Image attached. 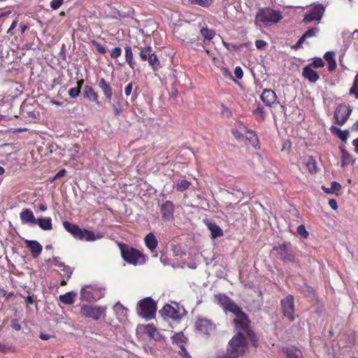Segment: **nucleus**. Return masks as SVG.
<instances>
[{
	"mask_svg": "<svg viewBox=\"0 0 358 358\" xmlns=\"http://www.w3.org/2000/svg\"><path fill=\"white\" fill-rule=\"evenodd\" d=\"M246 348L245 338L242 333L238 332L229 341L226 353L217 358H238L244 354Z\"/></svg>",
	"mask_w": 358,
	"mask_h": 358,
	"instance_id": "1",
	"label": "nucleus"
},
{
	"mask_svg": "<svg viewBox=\"0 0 358 358\" xmlns=\"http://www.w3.org/2000/svg\"><path fill=\"white\" fill-rule=\"evenodd\" d=\"M63 226L75 238L80 241L91 242L103 237V234L101 232L94 233L91 230L81 229L78 225L72 224L68 221H64Z\"/></svg>",
	"mask_w": 358,
	"mask_h": 358,
	"instance_id": "2",
	"label": "nucleus"
},
{
	"mask_svg": "<svg viewBox=\"0 0 358 358\" xmlns=\"http://www.w3.org/2000/svg\"><path fill=\"white\" fill-rule=\"evenodd\" d=\"M282 19V13L271 8H259L255 15V20L265 26L275 24Z\"/></svg>",
	"mask_w": 358,
	"mask_h": 358,
	"instance_id": "3",
	"label": "nucleus"
},
{
	"mask_svg": "<svg viewBox=\"0 0 358 358\" xmlns=\"http://www.w3.org/2000/svg\"><path fill=\"white\" fill-rule=\"evenodd\" d=\"M119 246L122 257L127 262L134 265L145 263V255L139 250L124 243L120 244Z\"/></svg>",
	"mask_w": 358,
	"mask_h": 358,
	"instance_id": "4",
	"label": "nucleus"
},
{
	"mask_svg": "<svg viewBox=\"0 0 358 358\" xmlns=\"http://www.w3.org/2000/svg\"><path fill=\"white\" fill-rule=\"evenodd\" d=\"M157 303L151 297H146L138 301L136 308L138 315L146 320L155 317Z\"/></svg>",
	"mask_w": 358,
	"mask_h": 358,
	"instance_id": "5",
	"label": "nucleus"
},
{
	"mask_svg": "<svg viewBox=\"0 0 358 358\" xmlns=\"http://www.w3.org/2000/svg\"><path fill=\"white\" fill-rule=\"evenodd\" d=\"M278 255L279 259L284 262H296L295 252L296 248L292 246L290 242H284L273 247Z\"/></svg>",
	"mask_w": 358,
	"mask_h": 358,
	"instance_id": "6",
	"label": "nucleus"
},
{
	"mask_svg": "<svg viewBox=\"0 0 358 358\" xmlns=\"http://www.w3.org/2000/svg\"><path fill=\"white\" fill-rule=\"evenodd\" d=\"M105 289L96 285H85L80 290V299L91 302L97 301L103 297Z\"/></svg>",
	"mask_w": 358,
	"mask_h": 358,
	"instance_id": "7",
	"label": "nucleus"
},
{
	"mask_svg": "<svg viewBox=\"0 0 358 358\" xmlns=\"http://www.w3.org/2000/svg\"><path fill=\"white\" fill-rule=\"evenodd\" d=\"M138 49L139 50L138 55L141 59L148 61L153 71H157L161 67L160 62L150 46L141 47Z\"/></svg>",
	"mask_w": 358,
	"mask_h": 358,
	"instance_id": "8",
	"label": "nucleus"
},
{
	"mask_svg": "<svg viewBox=\"0 0 358 358\" xmlns=\"http://www.w3.org/2000/svg\"><path fill=\"white\" fill-rule=\"evenodd\" d=\"M106 306H95L92 305H83L80 308V314L85 317L99 320L101 316L106 317Z\"/></svg>",
	"mask_w": 358,
	"mask_h": 358,
	"instance_id": "9",
	"label": "nucleus"
},
{
	"mask_svg": "<svg viewBox=\"0 0 358 358\" xmlns=\"http://www.w3.org/2000/svg\"><path fill=\"white\" fill-rule=\"evenodd\" d=\"M233 314L236 317L234 320V323L238 330L246 332L248 330L250 329V320L240 307L238 310H236Z\"/></svg>",
	"mask_w": 358,
	"mask_h": 358,
	"instance_id": "10",
	"label": "nucleus"
},
{
	"mask_svg": "<svg viewBox=\"0 0 358 358\" xmlns=\"http://www.w3.org/2000/svg\"><path fill=\"white\" fill-rule=\"evenodd\" d=\"M215 301L225 311L233 313L239 306L224 294L215 295Z\"/></svg>",
	"mask_w": 358,
	"mask_h": 358,
	"instance_id": "11",
	"label": "nucleus"
},
{
	"mask_svg": "<svg viewBox=\"0 0 358 358\" xmlns=\"http://www.w3.org/2000/svg\"><path fill=\"white\" fill-rule=\"evenodd\" d=\"M325 8L322 4L315 5L303 17V21L305 23H309L313 21H320L324 13Z\"/></svg>",
	"mask_w": 358,
	"mask_h": 358,
	"instance_id": "12",
	"label": "nucleus"
},
{
	"mask_svg": "<svg viewBox=\"0 0 358 358\" xmlns=\"http://www.w3.org/2000/svg\"><path fill=\"white\" fill-rule=\"evenodd\" d=\"M352 113L350 106L343 104L339 105L334 111V118L336 123L338 125H343L349 118Z\"/></svg>",
	"mask_w": 358,
	"mask_h": 358,
	"instance_id": "13",
	"label": "nucleus"
},
{
	"mask_svg": "<svg viewBox=\"0 0 358 358\" xmlns=\"http://www.w3.org/2000/svg\"><path fill=\"white\" fill-rule=\"evenodd\" d=\"M280 303L284 316L287 317L290 321H294V305L293 296L288 295L287 297L282 299Z\"/></svg>",
	"mask_w": 358,
	"mask_h": 358,
	"instance_id": "14",
	"label": "nucleus"
},
{
	"mask_svg": "<svg viewBox=\"0 0 358 358\" xmlns=\"http://www.w3.org/2000/svg\"><path fill=\"white\" fill-rule=\"evenodd\" d=\"M195 327L199 331L206 335H210L215 329L213 322L205 318H199L195 323Z\"/></svg>",
	"mask_w": 358,
	"mask_h": 358,
	"instance_id": "15",
	"label": "nucleus"
},
{
	"mask_svg": "<svg viewBox=\"0 0 358 358\" xmlns=\"http://www.w3.org/2000/svg\"><path fill=\"white\" fill-rule=\"evenodd\" d=\"M176 307H173L169 304H166L159 313L164 317H167L173 320H179L181 318V313L178 305L176 304Z\"/></svg>",
	"mask_w": 358,
	"mask_h": 358,
	"instance_id": "16",
	"label": "nucleus"
},
{
	"mask_svg": "<svg viewBox=\"0 0 358 358\" xmlns=\"http://www.w3.org/2000/svg\"><path fill=\"white\" fill-rule=\"evenodd\" d=\"M174 205L171 201H166L160 206L162 217L164 221H171L173 220Z\"/></svg>",
	"mask_w": 358,
	"mask_h": 358,
	"instance_id": "17",
	"label": "nucleus"
},
{
	"mask_svg": "<svg viewBox=\"0 0 358 358\" xmlns=\"http://www.w3.org/2000/svg\"><path fill=\"white\" fill-rule=\"evenodd\" d=\"M260 99L266 106L271 107L276 103L277 96L273 90L265 89L263 90Z\"/></svg>",
	"mask_w": 358,
	"mask_h": 358,
	"instance_id": "18",
	"label": "nucleus"
},
{
	"mask_svg": "<svg viewBox=\"0 0 358 358\" xmlns=\"http://www.w3.org/2000/svg\"><path fill=\"white\" fill-rule=\"evenodd\" d=\"M98 86L103 93L107 101L110 102L113 96V90L110 84L104 78H101L98 81Z\"/></svg>",
	"mask_w": 358,
	"mask_h": 358,
	"instance_id": "19",
	"label": "nucleus"
},
{
	"mask_svg": "<svg viewBox=\"0 0 358 358\" xmlns=\"http://www.w3.org/2000/svg\"><path fill=\"white\" fill-rule=\"evenodd\" d=\"M302 75L311 83H315L320 79L318 73L308 65L303 69Z\"/></svg>",
	"mask_w": 358,
	"mask_h": 358,
	"instance_id": "20",
	"label": "nucleus"
},
{
	"mask_svg": "<svg viewBox=\"0 0 358 358\" xmlns=\"http://www.w3.org/2000/svg\"><path fill=\"white\" fill-rule=\"evenodd\" d=\"M22 224H36L37 219L35 218L33 212L29 209H23L20 214Z\"/></svg>",
	"mask_w": 358,
	"mask_h": 358,
	"instance_id": "21",
	"label": "nucleus"
},
{
	"mask_svg": "<svg viewBox=\"0 0 358 358\" xmlns=\"http://www.w3.org/2000/svg\"><path fill=\"white\" fill-rule=\"evenodd\" d=\"M27 247L30 250L33 257L39 256L43 250L42 245L36 241H25Z\"/></svg>",
	"mask_w": 358,
	"mask_h": 358,
	"instance_id": "22",
	"label": "nucleus"
},
{
	"mask_svg": "<svg viewBox=\"0 0 358 358\" xmlns=\"http://www.w3.org/2000/svg\"><path fill=\"white\" fill-rule=\"evenodd\" d=\"M206 225L210 231L212 238L215 239L223 236L222 229L215 223L208 222H206Z\"/></svg>",
	"mask_w": 358,
	"mask_h": 358,
	"instance_id": "23",
	"label": "nucleus"
},
{
	"mask_svg": "<svg viewBox=\"0 0 358 358\" xmlns=\"http://www.w3.org/2000/svg\"><path fill=\"white\" fill-rule=\"evenodd\" d=\"M144 242L147 248L154 252L158 245V241L153 233L148 234L144 238Z\"/></svg>",
	"mask_w": 358,
	"mask_h": 358,
	"instance_id": "24",
	"label": "nucleus"
},
{
	"mask_svg": "<svg viewBox=\"0 0 358 358\" xmlns=\"http://www.w3.org/2000/svg\"><path fill=\"white\" fill-rule=\"evenodd\" d=\"M83 95L85 98L93 101L96 104L99 103L98 94L91 86L85 85L84 87Z\"/></svg>",
	"mask_w": 358,
	"mask_h": 358,
	"instance_id": "25",
	"label": "nucleus"
},
{
	"mask_svg": "<svg viewBox=\"0 0 358 358\" xmlns=\"http://www.w3.org/2000/svg\"><path fill=\"white\" fill-rule=\"evenodd\" d=\"M330 131L333 134L336 135L343 142H346L349 137V131L348 130L342 131L335 126H331Z\"/></svg>",
	"mask_w": 358,
	"mask_h": 358,
	"instance_id": "26",
	"label": "nucleus"
},
{
	"mask_svg": "<svg viewBox=\"0 0 358 358\" xmlns=\"http://www.w3.org/2000/svg\"><path fill=\"white\" fill-rule=\"evenodd\" d=\"M36 224L43 230L48 231L52 229V220L50 217L38 218L36 220Z\"/></svg>",
	"mask_w": 358,
	"mask_h": 358,
	"instance_id": "27",
	"label": "nucleus"
},
{
	"mask_svg": "<svg viewBox=\"0 0 358 358\" xmlns=\"http://www.w3.org/2000/svg\"><path fill=\"white\" fill-rule=\"evenodd\" d=\"M76 296V293L75 292L71 291L65 294L60 295L59 296V300L64 304L66 305H72L75 301V298Z\"/></svg>",
	"mask_w": 358,
	"mask_h": 358,
	"instance_id": "28",
	"label": "nucleus"
},
{
	"mask_svg": "<svg viewBox=\"0 0 358 358\" xmlns=\"http://www.w3.org/2000/svg\"><path fill=\"white\" fill-rule=\"evenodd\" d=\"M48 261L53 262L55 265L59 267H64L63 271L64 272V275L66 276V280H69L71 278L73 271L71 268L65 266L64 263L61 262L59 257H53L52 259H50Z\"/></svg>",
	"mask_w": 358,
	"mask_h": 358,
	"instance_id": "29",
	"label": "nucleus"
},
{
	"mask_svg": "<svg viewBox=\"0 0 358 358\" xmlns=\"http://www.w3.org/2000/svg\"><path fill=\"white\" fill-rule=\"evenodd\" d=\"M324 58L328 63V69L329 71H333L336 68V62L334 59V52H327L324 55Z\"/></svg>",
	"mask_w": 358,
	"mask_h": 358,
	"instance_id": "30",
	"label": "nucleus"
},
{
	"mask_svg": "<svg viewBox=\"0 0 358 358\" xmlns=\"http://www.w3.org/2000/svg\"><path fill=\"white\" fill-rule=\"evenodd\" d=\"M125 61L132 69H135L136 62L133 59V52L130 46L124 48Z\"/></svg>",
	"mask_w": 358,
	"mask_h": 358,
	"instance_id": "31",
	"label": "nucleus"
},
{
	"mask_svg": "<svg viewBox=\"0 0 358 358\" xmlns=\"http://www.w3.org/2000/svg\"><path fill=\"white\" fill-rule=\"evenodd\" d=\"M172 340L173 343H176L180 347V348H181L182 347H185L184 344L185 343L187 338L182 332H179L175 334L172 336Z\"/></svg>",
	"mask_w": 358,
	"mask_h": 358,
	"instance_id": "32",
	"label": "nucleus"
},
{
	"mask_svg": "<svg viewBox=\"0 0 358 358\" xmlns=\"http://www.w3.org/2000/svg\"><path fill=\"white\" fill-rule=\"evenodd\" d=\"M145 333L148 334L150 338L156 340L158 332L156 327L153 324H147L145 327Z\"/></svg>",
	"mask_w": 358,
	"mask_h": 358,
	"instance_id": "33",
	"label": "nucleus"
},
{
	"mask_svg": "<svg viewBox=\"0 0 358 358\" xmlns=\"http://www.w3.org/2000/svg\"><path fill=\"white\" fill-rule=\"evenodd\" d=\"M200 34L204 38V41L207 40L208 41L212 40L215 35L214 30L208 28H201L200 30Z\"/></svg>",
	"mask_w": 358,
	"mask_h": 358,
	"instance_id": "34",
	"label": "nucleus"
},
{
	"mask_svg": "<svg viewBox=\"0 0 358 358\" xmlns=\"http://www.w3.org/2000/svg\"><path fill=\"white\" fill-rule=\"evenodd\" d=\"M245 138L251 143L254 148H256L258 145L259 140L254 131H248L245 134Z\"/></svg>",
	"mask_w": 358,
	"mask_h": 358,
	"instance_id": "35",
	"label": "nucleus"
},
{
	"mask_svg": "<svg viewBox=\"0 0 358 358\" xmlns=\"http://www.w3.org/2000/svg\"><path fill=\"white\" fill-rule=\"evenodd\" d=\"M306 167L308 169L309 172L311 173H315L317 172V163L315 159L313 157H309L306 162Z\"/></svg>",
	"mask_w": 358,
	"mask_h": 358,
	"instance_id": "36",
	"label": "nucleus"
},
{
	"mask_svg": "<svg viewBox=\"0 0 358 358\" xmlns=\"http://www.w3.org/2000/svg\"><path fill=\"white\" fill-rule=\"evenodd\" d=\"M342 166L352 163L354 161L352 156L344 149L341 150Z\"/></svg>",
	"mask_w": 358,
	"mask_h": 358,
	"instance_id": "37",
	"label": "nucleus"
},
{
	"mask_svg": "<svg viewBox=\"0 0 358 358\" xmlns=\"http://www.w3.org/2000/svg\"><path fill=\"white\" fill-rule=\"evenodd\" d=\"M285 353L288 358H303L301 351L297 349H287Z\"/></svg>",
	"mask_w": 358,
	"mask_h": 358,
	"instance_id": "38",
	"label": "nucleus"
},
{
	"mask_svg": "<svg viewBox=\"0 0 358 358\" xmlns=\"http://www.w3.org/2000/svg\"><path fill=\"white\" fill-rule=\"evenodd\" d=\"M320 29L318 27H314L308 29L302 36L306 40L308 38L315 37L319 33Z\"/></svg>",
	"mask_w": 358,
	"mask_h": 358,
	"instance_id": "39",
	"label": "nucleus"
},
{
	"mask_svg": "<svg viewBox=\"0 0 358 358\" xmlns=\"http://www.w3.org/2000/svg\"><path fill=\"white\" fill-rule=\"evenodd\" d=\"M223 45L229 51H238L241 48L245 46L246 44L245 43H242V44H240V45H236V44L231 43L223 42Z\"/></svg>",
	"mask_w": 358,
	"mask_h": 358,
	"instance_id": "40",
	"label": "nucleus"
},
{
	"mask_svg": "<svg viewBox=\"0 0 358 358\" xmlns=\"http://www.w3.org/2000/svg\"><path fill=\"white\" fill-rule=\"evenodd\" d=\"M245 333L247 335V336L248 337V338L250 339L252 345L254 347H257L258 345V341H257V338L255 333L251 329L248 330Z\"/></svg>",
	"mask_w": 358,
	"mask_h": 358,
	"instance_id": "41",
	"label": "nucleus"
},
{
	"mask_svg": "<svg viewBox=\"0 0 358 358\" xmlns=\"http://www.w3.org/2000/svg\"><path fill=\"white\" fill-rule=\"evenodd\" d=\"M350 94H354L356 99H358V73L354 80L353 85L350 89Z\"/></svg>",
	"mask_w": 358,
	"mask_h": 358,
	"instance_id": "42",
	"label": "nucleus"
},
{
	"mask_svg": "<svg viewBox=\"0 0 358 358\" xmlns=\"http://www.w3.org/2000/svg\"><path fill=\"white\" fill-rule=\"evenodd\" d=\"M189 2L192 4L208 8L213 3V0H189Z\"/></svg>",
	"mask_w": 358,
	"mask_h": 358,
	"instance_id": "43",
	"label": "nucleus"
},
{
	"mask_svg": "<svg viewBox=\"0 0 358 358\" xmlns=\"http://www.w3.org/2000/svg\"><path fill=\"white\" fill-rule=\"evenodd\" d=\"M190 185V182L186 180H182L177 183V190L183 192Z\"/></svg>",
	"mask_w": 358,
	"mask_h": 358,
	"instance_id": "44",
	"label": "nucleus"
},
{
	"mask_svg": "<svg viewBox=\"0 0 358 358\" xmlns=\"http://www.w3.org/2000/svg\"><path fill=\"white\" fill-rule=\"evenodd\" d=\"M112 107L115 116H119L123 111V106L120 101L113 104Z\"/></svg>",
	"mask_w": 358,
	"mask_h": 358,
	"instance_id": "45",
	"label": "nucleus"
},
{
	"mask_svg": "<svg viewBox=\"0 0 358 358\" xmlns=\"http://www.w3.org/2000/svg\"><path fill=\"white\" fill-rule=\"evenodd\" d=\"M308 66H310L311 68H321L324 66V62L321 58H315L313 62L309 64Z\"/></svg>",
	"mask_w": 358,
	"mask_h": 358,
	"instance_id": "46",
	"label": "nucleus"
},
{
	"mask_svg": "<svg viewBox=\"0 0 358 358\" xmlns=\"http://www.w3.org/2000/svg\"><path fill=\"white\" fill-rule=\"evenodd\" d=\"M254 114L259 115V119L260 120H264L265 119V115L264 111V108L262 106H258L257 108L254 110Z\"/></svg>",
	"mask_w": 358,
	"mask_h": 358,
	"instance_id": "47",
	"label": "nucleus"
},
{
	"mask_svg": "<svg viewBox=\"0 0 358 358\" xmlns=\"http://www.w3.org/2000/svg\"><path fill=\"white\" fill-rule=\"evenodd\" d=\"M297 233L303 238H306L308 236V231L306 229L304 225L301 224L297 227Z\"/></svg>",
	"mask_w": 358,
	"mask_h": 358,
	"instance_id": "48",
	"label": "nucleus"
},
{
	"mask_svg": "<svg viewBox=\"0 0 358 358\" xmlns=\"http://www.w3.org/2000/svg\"><path fill=\"white\" fill-rule=\"evenodd\" d=\"M228 193L232 195H235L237 197V200H234V201H235L236 203L240 202L241 200L243 198V192L239 189L234 190V192H228Z\"/></svg>",
	"mask_w": 358,
	"mask_h": 358,
	"instance_id": "49",
	"label": "nucleus"
},
{
	"mask_svg": "<svg viewBox=\"0 0 358 358\" xmlns=\"http://www.w3.org/2000/svg\"><path fill=\"white\" fill-rule=\"evenodd\" d=\"M80 90L79 87H72L69 90V94L71 98H76L79 96Z\"/></svg>",
	"mask_w": 358,
	"mask_h": 358,
	"instance_id": "50",
	"label": "nucleus"
},
{
	"mask_svg": "<svg viewBox=\"0 0 358 358\" xmlns=\"http://www.w3.org/2000/svg\"><path fill=\"white\" fill-rule=\"evenodd\" d=\"M92 43L94 47L96 48V50L101 53V54H105L106 53V49L105 48L101 45L99 43H98L96 41H92Z\"/></svg>",
	"mask_w": 358,
	"mask_h": 358,
	"instance_id": "51",
	"label": "nucleus"
},
{
	"mask_svg": "<svg viewBox=\"0 0 358 358\" xmlns=\"http://www.w3.org/2000/svg\"><path fill=\"white\" fill-rule=\"evenodd\" d=\"M122 54V49L120 47L113 48L110 53V57L113 59H117Z\"/></svg>",
	"mask_w": 358,
	"mask_h": 358,
	"instance_id": "52",
	"label": "nucleus"
},
{
	"mask_svg": "<svg viewBox=\"0 0 358 358\" xmlns=\"http://www.w3.org/2000/svg\"><path fill=\"white\" fill-rule=\"evenodd\" d=\"M64 0H52L50 7L53 10L58 9L63 3Z\"/></svg>",
	"mask_w": 358,
	"mask_h": 358,
	"instance_id": "53",
	"label": "nucleus"
},
{
	"mask_svg": "<svg viewBox=\"0 0 358 358\" xmlns=\"http://www.w3.org/2000/svg\"><path fill=\"white\" fill-rule=\"evenodd\" d=\"M341 189V185L340 183H338L336 181H333L331 183V191L333 192V193L340 191Z\"/></svg>",
	"mask_w": 358,
	"mask_h": 358,
	"instance_id": "54",
	"label": "nucleus"
},
{
	"mask_svg": "<svg viewBox=\"0 0 358 358\" xmlns=\"http://www.w3.org/2000/svg\"><path fill=\"white\" fill-rule=\"evenodd\" d=\"M221 114L223 116L229 117L231 116V113L230 110L225 105L222 104V106H221Z\"/></svg>",
	"mask_w": 358,
	"mask_h": 358,
	"instance_id": "55",
	"label": "nucleus"
},
{
	"mask_svg": "<svg viewBox=\"0 0 358 358\" xmlns=\"http://www.w3.org/2000/svg\"><path fill=\"white\" fill-rule=\"evenodd\" d=\"M113 309L115 312L119 313L120 311H127V308H124L122 304L120 302H117L113 306Z\"/></svg>",
	"mask_w": 358,
	"mask_h": 358,
	"instance_id": "56",
	"label": "nucleus"
},
{
	"mask_svg": "<svg viewBox=\"0 0 358 358\" xmlns=\"http://www.w3.org/2000/svg\"><path fill=\"white\" fill-rule=\"evenodd\" d=\"M234 74L238 79H241L243 76V71L240 66H236L234 70Z\"/></svg>",
	"mask_w": 358,
	"mask_h": 358,
	"instance_id": "57",
	"label": "nucleus"
},
{
	"mask_svg": "<svg viewBox=\"0 0 358 358\" xmlns=\"http://www.w3.org/2000/svg\"><path fill=\"white\" fill-rule=\"evenodd\" d=\"M66 171L64 169H61L51 180V181H54L57 179L60 178L61 177H63L66 175Z\"/></svg>",
	"mask_w": 358,
	"mask_h": 358,
	"instance_id": "58",
	"label": "nucleus"
},
{
	"mask_svg": "<svg viewBox=\"0 0 358 358\" xmlns=\"http://www.w3.org/2000/svg\"><path fill=\"white\" fill-rule=\"evenodd\" d=\"M305 38L301 36L300 37V38L299 39V41L296 42V44H294L292 48V49L294 50H298L301 47V45L303 44V43L305 42Z\"/></svg>",
	"mask_w": 358,
	"mask_h": 358,
	"instance_id": "59",
	"label": "nucleus"
},
{
	"mask_svg": "<svg viewBox=\"0 0 358 358\" xmlns=\"http://www.w3.org/2000/svg\"><path fill=\"white\" fill-rule=\"evenodd\" d=\"M133 89V83H129L124 89V94L127 96H129Z\"/></svg>",
	"mask_w": 358,
	"mask_h": 358,
	"instance_id": "60",
	"label": "nucleus"
},
{
	"mask_svg": "<svg viewBox=\"0 0 358 358\" xmlns=\"http://www.w3.org/2000/svg\"><path fill=\"white\" fill-rule=\"evenodd\" d=\"M266 45V43L263 40H257L255 41V46L257 49H262Z\"/></svg>",
	"mask_w": 358,
	"mask_h": 358,
	"instance_id": "61",
	"label": "nucleus"
},
{
	"mask_svg": "<svg viewBox=\"0 0 358 358\" xmlns=\"http://www.w3.org/2000/svg\"><path fill=\"white\" fill-rule=\"evenodd\" d=\"M11 327L13 329H14L16 331H19L21 329L20 324L17 322V320H15V319L12 320Z\"/></svg>",
	"mask_w": 358,
	"mask_h": 358,
	"instance_id": "62",
	"label": "nucleus"
},
{
	"mask_svg": "<svg viewBox=\"0 0 358 358\" xmlns=\"http://www.w3.org/2000/svg\"><path fill=\"white\" fill-rule=\"evenodd\" d=\"M11 349V347L0 343V351L6 353Z\"/></svg>",
	"mask_w": 358,
	"mask_h": 358,
	"instance_id": "63",
	"label": "nucleus"
},
{
	"mask_svg": "<svg viewBox=\"0 0 358 358\" xmlns=\"http://www.w3.org/2000/svg\"><path fill=\"white\" fill-rule=\"evenodd\" d=\"M329 205L333 210L338 208L337 201L334 199L329 200Z\"/></svg>",
	"mask_w": 358,
	"mask_h": 358,
	"instance_id": "64",
	"label": "nucleus"
}]
</instances>
